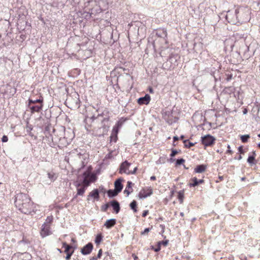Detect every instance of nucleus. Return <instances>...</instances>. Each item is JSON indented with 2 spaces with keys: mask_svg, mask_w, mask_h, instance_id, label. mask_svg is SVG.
Returning <instances> with one entry per match:
<instances>
[{
  "mask_svg": "<svg viewBox=\"0 0 260 260\" xmlns=\"http://www.w3.org/2000/svg\"><path fill=\"white\" fill-rule=\"evenodd\" d=\"M15 204L16 208L24 214H29L34 212V204L26 194H17L15 197Z\"/></svg>",
  "mask_w": 260,
  "mask_h": 260,
  "instance_id": "f257e3e1",
  "label": "nucleus"
},
{
  "mask_svg": "<svg viewBox=\"0 0 260 260\" xmlns=\"http://www.w3.org/2000/svg\"><path fill=\"white\" fill-rule=\"evenodd\" d=\"M240 12L239 9H236L233 10H229L227 12L225 16L226 20L230 23L236 24L239 22V16L237 15Z\"/></svg>",
  "mask_w": 260,
  "mask_h": 260,
  "instance_id": "f03ea898",
  "label": "nucleus"
},
{
  "mask_svg": "<svg viewBox=\"0 0 260 260\" xmlns=\"http://www.w3.org/2000/svg\"><path fill=\"white\" fill-rule=\"evenodd\" d=\"M75 98L70 96L66 100V103H68L70 106V108H79L80 107V100L79 95L77 93L74 94Z\"/></svg>",
  "mask_w": 260,
  "mask_h": 260,
  "instance_id": "7ed1b4c3",
  "label": "nucleus"
},
{
  "mask_svg": "<svg viewBox=\"0 0 260 260\" xmlns=\"http://www.w3.org/2000/svg\"><path fill=\"white\" fill-rule=\"evenodd\" d=\"M215 139L210 135H207L202 137V143L205 146H211L215 143Z\"/></svg>",
  "mask_w": 260,
  "mask_h": 260,
  "instance_id": "20e7f679",
  "label": "nucleus"
},
{
  "mask_svg": "<svg viewBox=\"0 0 260 260\" xmlns=\"http://www.w3.org/2000/svg\"><path fill=\"white\" fill-rule=\"evenodd\" d=\"M62 247L65 248L64 252L67 253V256L66 257V260H70L71 256L74 253V250H72L71 252H69V250L72 248L73 246L67 244L66 242H63Z\"/></svg>",
  "mask_w": 260,
  "mask_h": 260,
  "instance_id": "39448f33",
  "label": "nucleus"
},
{
  "mask_svg": "<svg viewBox=\"0 0 260 260\" xmlns=\"http://www.w3.org/2000/svg\"><path fill=\"white\" fill-rule=\"evenodd\" d=\"M153 193L152 189L150 188H148L146 189L145 188L142 189L139 193V197L140 199H144L149 196H150Z\"/></svg>",
  "mask_w": 260,
  "mask_h": 260,
  "instance_id": "423d86ee",
  "label": "nucleus"
},
{
  "mask_svg": "<svg viewBox=\"0 0 260 260\" xmlns=\"http://www.w3.org/2000/svg\"><path fill=\"white\" fill-rule=\"evenodd\" d=\"M93 249V244L91 243H88L85 245L81 250V252L83 255H87L91 253Z\"/></svg>",
  "mask_w": 260,
  "mask_h": 260,
  "instance_id": "0eeeda50",
  "label": "nucleus"
},
{
  "mask_svg": "<svg viewBox=\"0 0 260 260\" xmlns=\"http://www.w3.org/2000/svg\"><path fill=\"white\" fill-rule=\"evenodd\" d=\"M131 164L129 163L127 160L124 161L121 164L119 168V173L120 174L126 173L127 174V172L126 171L128 169Z\"/></svg>",
  "mask_w": 260,
  "mask_h": 260,
  "instance_id": "6e6552de",
  "label": "nucleus"
},
{
  "mask_svg": "<svg viewBox=\"0 0 260 260\" xmlns=\"http://www.w3.org/2000/svg\"><path fill=\"white\" fill-rule=\"evenodd\" d=\"M28 107L30 109L31 113H34L35 112H39L42 110L43 104V103H40L36 105H29Z\"/></svg>",
  "mask_w": 260,
  "mask_h": 260,
  "instance_id": "1a4fd4ad",
  "label": "nucleus"
},
{
  "mask_svg": "<svg viewBox=\"0 0 260 260\" xmlns=\"http://www.w3.org/2000/svg\"><path fill=\"white\" fill-rule=\"evenodd\" d=\"M110 205L112 207L114 211L116 214H117L119 212L120 210V204L117 200H112L110 202Z\"/></svg>",
  "mask_w": 260,
  "mask_h": 260,
  "instance_id": "9d476101",
  "label": "nucleus"
},
{
  "mask_svg": "<svg viewBox=\"0 0 260 260\" xmlns=\"http://www.w3.org/2000/svg\"><path fill=\"white\" fill-rule=\"evenodd\" d=\"M76 186L77 187V193L72 200V201H73L77 197V196H83L86 188V186H81L80 183L77 184Z\"/></svg>",
  "mask_w": 260,
  "mask_h": 260,
  "instance_id": "9b49d317",
  "label": "nucleus"
},
{
  "mask_svg": "<svg viewBox=\"0 0 260 260\" xmlns=\"http://www.w3.org/2000/svg\"><path fill=\"white\" fill-rule=\"evenodd\" d=\"M123 181V179L122 178H119L117 179L114 182V187L115 189L118 192H120L121 191L123 188V185L122 184V182Z\"/></svg>",
  "mask_w": 260,
  "mask_h": 260,
  "instance_id": "f8f14e48",
  "label": "nucleus"
},
{
  "mask_svg": "<svg viewBox=\"0 0 260 260\" xmlns=\"http://www.w3.org/2000/svg\"><path fill=\"white\" fill-rule=\"evenodd\" d=\"M150 101V96L148 94H146L143 97L140 98L138 99V103L140 105H147Z\"/></svg>",
  "mask_w": 260,
  "mask_h": 260,
  "instance_id": "ddd939ff",
  "label": "nucleus"
},
{
  "mask_svg": "<svg viewBox=\"0 0 260 260\" xmlns=\"http://www.w3.org/2000/svg\"><path fill=\"white\" fill-rule=\"evenodd\" d=\"M50 227L49 225L46 223H44L42 226L41 234L42 237H45L50 235Z\"/></svg>",
  "mask_w": 260,
  "mask_h": 260,
  "instance_id": "4468645a",
  "label": "nucleus"
},
{
  "mask_svg": "<svg viewBox=\"0 0 260 260\" xmlns=\"http://www.w3.org/2000/svg\"><path fill=\"white\" fill-rule=\"evenodd\" d=\"M92 197L96 201H98L100 198V195H99V191L98 189H94L92 191H91L88 197Z\"/></svg>",
  "mask_w": 260,
  "mask_h": 260,
  "instance_id": "2eb2a0df",
  "label": "nucleus"
},
{
  "mask_svg": "<svg viewBox=\"0 0 260 260\" xmlns=\"http://www.w3.org/2000/svg\"><path fill=\"white\" fill-rule=\"evenodd\" d=\"M116 224V219L114 218H111L107 220L105 223H104V226L106 227L107 229H110Z\"/></svg>",
  "mask_w": 260,
  "mask_h": 260,
  "instance_id": "dca6fc26",
  "label": "nucleus"
},
{
  "mask_svg": "<svg viewBox=\"0 0 260 260\" xmlns=\"http://www.w3.org/2000/svg\"><path fill=\"white\" fill-rule=\"evenodd\" d=\"M192 183H189L190 187H195L198 186L199 184H202L204 182L203 179L198 180L196 177H194L192 179Z\"/></svg>",
  "mask_w": 260,
  "mask_h": 260,
  "instance_id": "f3484780",
  "label": "nucleus"
},
{
  "mask_svg": "<svg viewBox=\"0 0 260 260\" xmlns=\"http://www.w3.org/2000/svg\"><path fill=\"white\" fill-rule=\"evenodd\" d=\"M256 153L255 151L252 152V155H249L247 158V162L249 164V165L252 166L253 165H254L256 163L255 161Z\"/></svg>",
  "mask_w": 260,
  "mask_h": 260,
  "instance_id": "a211bd4d",
  "label": "nucleus"
},
{
  "mask_svg": "<svg viewBox=\"0 0 260 260\" xmlns=\"http://www.w3.org/2000/svg\"><path fill=\"white\" fill-rule=\"evenodd\" d=\"M206 169V166L204 165H198L194 169V172L197 173L204 172Z\"/></svg>",
  "mask_w": 260,
  "mask_h": 260,
  "instance_id": "6ab92c4d",
  "label": "nucleus"
},
{
  "mask_svg": "<svg viewBox=\"0 0 260 260\" xmlns=\"http://www.w3.org/2000/svg\"><path fill=\"white\" fill-rule=\"evenodd\" d=\"M132 184H133V183L131 181H127V185L126 186L125 190H124V193H126L127 196H128L131 193V192H132V190H133V189L132 188Z\"/></svg>",
  "mask_w": 260,
  "mask_h": 260,
  "instance_id": "aec40b11",
  "label": "nucleus"
},
{
  "mask_svg": "<svg viewBox=\"0 0 260 260\" xmlns=\"http://www.w3.org/2000/svg\"><path fill=\"white\" fill-rule=\"evenodd\" d=\"M43 99H39L33 100L32 99H29L28 100V106L29 105H36L37 104H40L43 103Z\"/></svg>",
  "mask_w": 260,
  "mask_h": 260,
  "instance_id": "412c9836",
  "label": "nucleus"
},
{
  "mask_svg": "<svg viewBox=\"0 0 260 260\" xmlns=\"http://www.w3.org/2000/svg\"><path fill=\"white\" fill-rule=\"evenodd\" d=\"M101 115H102V114H99L97 117H95L94 116H91L90 117L87 116L84 119V122L86 123V124H88V123H91L96 118H97L98 117H99V116H100Z\"/></svg>",
  "mask_w": 260,
  "mask_h": 260,
  "instance_id": "4be33fe9",
  "label": "nucleus"
},
{
  "mask_svg": "<svg viewBox=\"0 0 260 260\" xmlns=\"http://www.w3.org/2000/svg\"><path fill=\"white\" fill-rule=\"evenodd\" d=\"M119 192H118L116 190L114 189H109L107 191V194L109 198H113L116 196Z\"/></svg>",
  "mask_w": 260,
  "mask_h": 260,
  "instance_id": "5701e85b",
  "label": "nucleus"
},
{
  "mask_svg": "<svg viewBox=\"0 0 260 260\" xmlns=\"http://www.w3.org/2000/svg\"><path fill=\"white\" fill-rule=\"evenodd\" d=\"M137 203L135 200L133 201L129 204L131 209L133 210L134 212H137Z\"/></svg>",
  "mask_w": 260,
  "mask_h": 260,
  "instance_id": "b1692460",
  "label": "nucleus"
},
{
  "mask_svg": "<svg viewBox=\"0 0 260 260\" xmlns=\"http://www.w3.org/2000/svg\"><path fill=\"white\" fill-rule=\"evenodd\" d=\"M47 175L48 178L51 180V181H55L57 178L56 174L53 172H48Z\"/></svg>",
  "mask_w": 260,
  "mask_h": 260,
  "instance_id": "393cba45",
  "label": "nucleus"
},
{
  "mask_svg": "<svg viewBox=\"0 0 260 260\" xmlns=\"http://www.w3.org/2000/svg\"><path fill=\"white\" fill-rule=\"evenodd\" d=\"M84 176H85L83 180V184H84V186H86L87 187L90 184L89 181L87 179V175L86 174V172H84L83 174Z\"/></svg>",
  "mask_w": 260,
  "mask_h": 260,
  "instance_id": "a878e982",
  "label": "nucleus"
},
{
  "mask_svg": "<svg viewBox=\"0 0 260 260\" xmlns=\"http://www.w3.org/2000/svg\"><path fill=\"white\" fill-rule=\"evenodd\" d=\"M249 138H250L249 135H242L240 137L241 140L243 143H246L247 142H248V139Z\"/></svg>",
  "mask_w": 260,
  "mask_h": 260,
  "instance_id": "bb28decb",
  "label": "nucleus"
},
{
  "mask_svg": "<svg viewBox=\"0 0 260 260\" xmlns=\"http://www.w3.org/2000/svg\"><path fill=\"white\" fill-rule=\"evenodd\" d=\"M156 35L161 38H166L167 36V31L166 30H162L161 32H157Z\"/></svg>",
  "mask_w": 260,
  "mask_h": 260,
  "instance_id": "cd10ccee",
  "label": "nucleus"
},
{
  "mask_svg": "<svg viewBox=\"0 0 260 260\" xmlns=\"http://www.w3.org/2000/svg\"><path fill=\"white\" fill-rule=\"evenodd\" d=\"M103 239V236L101 234H98L95 239V243L97 244H100Z\"/></svg>",
  "mask_w": 260,
  "mask_h": 260,
  "instance_id": "c85d7f7f",
  "label": "nucleus"
},
{
  "mask_svg": "<svg viewBox=\"0 0 260 260\" xmlns=\"http://www.w3.org/2000/svg\"><path fill=\"white\" fill-rule=\"evenodd\" d=\"M183 197H184L183 191H179L178 193V198L181 203L183 202Z\"/></svg>",
  "mask_w": 260,
  "mask_h": 260,
  "instance_id": "c756f323",
  "label": "nucleus"
},
{
  "mask_svg": "<svg viewBox=\"0 0 260 260\" xmlns=\"http://www.w3.org/2000/svg\"><path fill=\"white\" fill-rule=\"evenodd\" d=\"M110 202L109 203H107L106 204H105L104 205L102 206L101 207V210L102 211H104V212H106L107 209H108V208L110 206Z\"/></svg>",
  "mask_w": 260,
  "mask_h": 260,
  "instance_id": "7c9ffc66",
  "label": "nucleus"
},
{
  "mask_svg": "<svg viewBox=\"0 0 260 260\" xmlns=\"http://www.w3.org/2000/svg\"><path fill=\"white\" fill-rule=\"evenodd\" d=\"M184 162H185V159L182 158L177 159L176 161V166L181 165Z\"/></svg>",
  "mask_w": 260,
  "mask_h": 260,
  "instance_id": "2f4dec72",
  "label": "nucleus"
},
{
  "mask_svg": "<svg viewBox=\"0 0 260 260\" xmlns=\"http://www.w3.org/2000/svg\"><path fill=\"white\" fill-rule=\"evenodd\" d=\"M226 92L230 94L232 92H234L235 91V88L233 87H229L225 88Z\"/></svg>",
  "mask_w": 260,
  "mask_h": 260,
  "instance_id": "473e14b6",
  "label": "nucleus"
},
{
  "mask_svg": "<svg viewBox=\"0 0 260 260\" xmlns=\"http://www.w3.org/2000/svg\"><path fill=\"white\" fill-rule=\"evenodd\" d=\"M168 243H169V240H164V241H159L158 242V244L160 245H163L164 246H166L168 245Z\"/></svg>",
  "mask_w": 260,
  "mask_h": 260,
  "instance_id": "72a5a7b5",
  "label": "nucleus"
},
{
  "mask_svg": "<svg viewBox=\"0 0 260 260\" xmlns=\"http://www.w3.org/2000/svg\"><path fill=\"white\" fill-rule=\"evenodd\" d=\"M178 153V151L176 149H172L171 153L170 154V156L173 157L175 156Z\"/></svg>",
  "mask_w": 260,
  "mask_h": 260,
  "instance_id": "f704fd0d",
  "label": "nucleus"
},
{
  "mask_svg": "<svg viewBox=\"0 0 260 260\" xmlns=\"http://www.w3.org/2000/svg\"><path fill=\"white\" fill-rule=\"evenodd\" d=\"M150 231V228H146L144 231L141 232V235H145L148 234Z\"/></svg>",
  "mask_w": 260,
  "mask_h": 260,
  "instance_id": "c9c22d12",
  "label": "nucleus"
},
{
  "mask_svg": "<svg viewBox=\"0 0 260 260\" xmlns=\"http://www.w3.org/2000/svg\"><path fill=\"white\" fill-rule=\"evenodd\" d=\"M196 143H192V142H188V144L187 145H186V148H190L191 147L194 146L195 145Z\"/></svg>",
  "mask_w": 260,
  "mask_h": 260,
  "instance_id": "e433bc0d",
  "label": "nucleus"
},
{
  "mask_svg": "<svg viewBox=\"0 0 260 260\" xmlns=\"http://www.w3.org/2000/svg\"><path fill=\"white\" fill-rule=\"evenodd\" d=\"M238 151L240 154H244L245 151L243 150V146H240L238 147Z\"/></svg>",
  "mask_w": 260,
  "mask_h": 260,
  "instance_id": "4c0bfd02",
  "label": "nucleus"
},
{
  "mask_svg": "<svg viewBox=\"0 0 260 260\" xmlns=\"http://www.w3.org/2000/svg\"><path fill=\"white\" fill-rule=\"evenodd\" d=\"M8 141V138L7 136L4 135L2 138V141L3 142H7Z\"/></svg>",
  "mask_w": 260,
  "mask_h": 260,
  "instance_id": "58836bf2",
  "label": "nucleus"
},
{
  "mask_svg": "<svg viewBox=\"0 0 260 260\" xmlns=\"http://www.w3.org/2000/svg\"><path fill=\"white\" fill-rule=\"evenodd\" d=\"M137 170V168L136 167L133 171H129L127 172V174H135Z\"/></svg>",
  "mask_w": 260,
  "mask_h": 260,
  "instance_id": "ea45409f",
  "label": "nucleus"
},
{
  "mask_svg": "<svg viewBox=\"0 0 260 260\" xmlns=\"http://www.w3.org/2000/svg\"><path fill=\"white\" fill-rule=\"evenodd\" d=\"M103 132L102 135H103L105 133L107 132L108 129V127H107V126H106V125H104L103 126Z\"/></svg>",
  "mask_w": 260,
  "mask_h": 260,
  "instance_id": "a19ab883",
  "label": "nucleus"
},
{
  "mask_svg": "<svg viewBox=\"0 0 260 260\" xmlns=\"http://www.w3.org/2000/svg\"><path fill=\"white\" fill-rule=\"evenodd\" d=\"M102 249H100L99 251V252L98 253V255H97V256H96V258H100L101 257V256H102Z\"/></svg>",
  "mask_w": 260,
  "mask_h": 260,
  "instance_id": "79ce46f5",
  "label": "nucleus"
},
{
  "mask_svg": "<svg viewBox=\"0 0 260 260\" xmlns=\"http://www.w3.org/2000/svg\"><path fill=\"white\" fill-rule=\"evenodd\" d=\"M160 250V245H159V244L157 243V247H156V248H155V249H154V251H155V252H158V251H159Z\"/></svg>",
  "mask_w": 260,
  "mask_h": 260,
  "instance_id": "37998d69",
  "label": "nucleus"
},
{
  "mask_svg": "<svg viewBox=\"0 0 260 260\" xmlns=\"http://www.w3.org/2000/svg\"><path fill=\"white\" fill-rule=\"evenodd\" d=\"M232 78V74H228L227 75V78L226 79V81H229L230 80H231Z\"/></svg>",
  "mask_w": 260,
  "mask_h": 260,
  "instance_id": "c03bdc74",
  "label": "nucleus"
},
{
  "mask_svg": "<svg viewBox=\"0 0 260 260\" xmlns=\"http://www.w3.org/2000/svg\"><path fill=\"white\" fill-rule=\"evenodd\" d=\"M148 210H145L143 211V213L142 214V216L143 217H146L148 214Z\"/></svg>",
  "mask_w": 260,
  "mask_h": 260,
  "instance_id": "a18cd8bd",
  "label": "nucleus"
},
{
  "mask_svg": "<svg viewBox=\"0 0 260 260\" xmlns=\"http://www.w3.org/2000/svg\"><path fill=\"white\" fill-rule=\"evenodd\" d=\"M228 149L226 151V153L232 154L233 151L230 149L231 147L229 145L228 146Z\"/></svg>",
  "mask_w": 260,
  "mask_h": 260,
  "instance_id": "49530a36",
  "label": "nucleus"
},
{
  "mask_svg": "<svg viewBox=\"0 0 260 260\" xmlns=\"http://www.w3.org/2000/svg\"><path fill=\"white\" fill-rule=\"evenodd\" d=\"M122 122H120V121H118L117 123V125L118 127H120L122 126Z\"/></svg>",
  "mask_w": 260,
  "mask_h": 260,
  "instance_id": "de8ad7c7",
  "label": "nucleus"
},
{
  "mask_svg": "<svg viewBox=\"0 0 260 260\" xmlns=\"http://www.w3.org/2000/svg\"><path fill=\"white\" fill-rule=\"evenodd\" d=\"M188 142H189L188 140H183V142L185 147H186V145H187L188 144Z\"/></svg>",
  "mask_w": 260,
  "mask_h": 260,
  "instance_id": "09e8293b",
  "label": "nucleus"
},
{
  "mask_svg": "<svg viewBox=\"0 0 260 260\" xmlns=\"http://www.w3.org/2000/svg\"><path fill=\"white\" fill-rule=\"evenodd\" d=\"M179 140V138L177 137V136H174L173 137V140H174V142L176 141H177Z\"/></svg>",
  "mask_w": 260,
  "mask_h": 260,
  "instance_id": "8fccbe9b",
  "label": "nucleus"
},
{
  "mask_svg": "<svg viewBox=\"0 0 260 260\" xmlns=\"http://www.w3.org/2000/svg\"><path fill=\"white\" fill-rule=\"evenodd\" d=\"M133 257H134V260H137L138 259V256L134 254H133Z\"/></svg>",
  "mask_w": 260,
  "mask_h": 260,
  "instance_id": "3c124183",
  "label": "nucleus"
},
{
  "mask_svg": "<svg viewBox=\"0 0 260 260\" xmlns=\"http://www.w3.org/2000/svg\"><path fill=\"white\" fill-rule=\"evenodd\" d=\"M149 91L150 93H153V89L152 87L149 88Z\"/></svg>",
  "mask_w": 260,
  "mask_h": 260,
  "instance_id": "603ef678",
  "label": "nucleus"
},
{
  "mask_svg": "<svg viewBox=\"0 0 260 260\" xmlns=\"http://www.w3.org/2000/svg\"><path fill=\"white\" fill-rule=\"evenodd\" d=\"M156 179V177L154 176H152L150 177V180L152 181L155 180Z\"/></svg>",
  "mask_w": 260,
  "mask_h": 260,
  "instance_id": "864d4df0",
  "label": "nucleus"
},
{
  "mask_svg": "<svg viewBox=\"0 0 260 260\" xmlns=\"http://www.w3.org/2000/svg\"><path fill=\"white\" fill-rule=\"evenodd\" d=\"M98 258L96 256H93L90 258V260H97Z\"/></svg>",
  "mask_w": 260,
  "mask_h": 260,
  "instance_id": "5fc2aeb1",
  "label": "nucleus"
},
{
  "mask_svg": "<svg viewBox=\"0 0 260 260\" xmlns=\"http://www.w3.org/2000/svg\"><path fill=\"white\" fill-rule=\"evenodd\" d=\"M49 128H50L49 126H46L45 127V132H47V131H48Z\"/></svg>",
  "mask_w": 260,
  "mask_h": 260,
  "instance_id": "6e6d98bb",
  "label": "nucleus"
},
{
  "mask_svg": "<svg viewBox=\"0 0 260 260\" xmlns=\"http://www.w3.org/2000/svg\"><path fill=\"white\" fill-rule=\"evenodd\" d=\"M242 158V157L241 155H240L237 158V159L238 160H241V159ZM235 159H236V158H235Z\"/></svg>",
  "mask_w": 260,
  "mask_h": 260,
  "instance_id": "4d7b16f0",
  "label": "nucleus"
},
{
  "mask_svg": "<svg viewBox=\"0 0 260 260\" xmlns=\"http://www.w3.org/2000/svg\"><path fill=\"white\" fill-rule=\"evenodd\" d=\"M73 247L72 249H73V250H75V249H76L77 248V246L76 245H75V246H72Z\"/></svg>",
  "mask_w": 260,
  "mask_h": 260,
  "instance_id": "13d9d810",
  "label": "nucleus"
},
{
  "mask_svg": "<svg viewBox=\"0 0 260 260\" xmlns=\"http://www.w3.org/2000/svg\"><path fill=\"white\" fill-rule=\"evenodd\" d=\"M71 241L73 243H75L76 242V240L74 238H72Z\"/></svg>",
  "mask_w": 260,
  "mask_h": 260,
  "instance_id": "bf43d9fd",
  "label": "nucleus"
},
{
  "mask_svg": "<svg viewBox=\"0 0 260 260\" xmlns=\"http://www.w3.org/2000/svg\"><path fill=\"white\" fill-rule=\"evenodd\" d=\"M184 138V135H181L180 137V139H181V140H183Z\"/></svg>",
  "mask_w": 260,
  "mask_h": 260,
  "instance_id": "052dcab7",
  "label": "nucleus"
},
{
  "mask_svg": "<svg viewBox=\"0 0 260 260\" xmlns=\"http://www.w3.org/2000/svg\"><path fill=\"white\" fill-rule=\"evenodd\" d=\"M157 164L161 163L160 158L156 162Z\"/></svg>",
  "mask_w": 260,
  "mask_h": 260,
  "instance_id": "680f3d73",
  "label": "nucleus"
},
{
  "mask_svg": "<svg viewBox=\"0 0 260 260\" xmlns=\"http://www.w3.org/2000/svg\"><path fill=\"white\" fill-rule=\"evenodd\" d=\"M180 215H181V216H184V213H183V212H181V213H180Z\"/></svg>",
  "mask_w": 260,
  "mask_h": 260,
  "instance_id": "e2e57ef3",
  "label": "nucleus"
},
{
  "mask_svg": "<svg viewBox=\"0 0 260 260\" xmlns=\"http://www.w3.org/2000/svg\"><path fill=\"white\" fill-rule=\"evenodd\" d=\"M57 250L60 252V253H61L62 252V251L61 250V249H57Z\"/></svg>",
  "mask_w": 260,
  "mask_h": 260,
  "instance_id": "0e129e2a",
  "label": "nucleus"
},
{
  "mask_svg": "<svg viewBox=\"0 0 260 260\" xmlns=\"http://www.w3.org/2000/svg\"><path fill=\"white\" fill-rule=\"evenodd\" d=\"M151 249L154 250V249H155V248L153 246H151Z\"/></svg>",
  "mask_w": 260,
  "mask_h": 260,
  "instance_id": "69168bd1",
  "label": "nucleus"
},
{
  "mask_svg": "<svg viewBox=\"0 0 260 260\" xmlns=\"http://www.w3.org/2000/svg\"><path fill=\"white\" fill-rule=\"evenodd\" d=\"M106 120L108 121V118H104V119H103V121H106Z\"/></svg>",
  "mask_w": 260,
  "mask_h": 260,
  "instance_id": "338daca9",
  "label": "nucleus"
},
{
  "mask_svg": "<svg viewBox=\"0 0 260 260\" xmlns=\"http://www.w3.org/2000/svg\"><path fill=\"white\" fill-rule=\"evenodd\" d=\"M241 180H242V181H244V180H245V177H242V178H241Z\"/></svg>",
  "mask_w": 260,
  "mask_h": 260,
  "instance_id": "774afa93",
  "label": "nucleus"
}]
</instances>
